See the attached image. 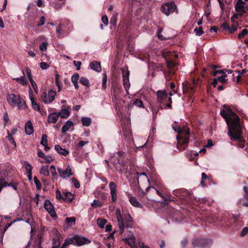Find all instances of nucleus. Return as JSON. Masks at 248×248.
<instances>
[{
  "instance_id": "obj_1",
  "label": "nucleus",
  "mask_w": 248,
  "mask_h": 248,
  "mask_svg": "<svg viewBox=\"0 0 248 248\" xmlns=\"http://www.w3.org/2000/svg\"><path fill=\"white\" fill-rule=\"evenodd\" d=\"M220 114L227 124L229 128L228 135L230 137L231 140L242 142V130L240 125L239 117L232 111L229 106L225 105L223 106Z\"/></svg>"
},
{
  "instance_id": "obj_2",
  "label": "nucleus",
  "mask_w": 248,
  "mask_h": 248,
  "mask_svg": "<svg viewBox=\"0 0 248 248\" xmlns=\"http://www.w3.org/2000/svg\"><path fill=\"white\" fill-rule=\"evenodd\" d=\"M172 127L176 132L178 133V135L177 136V140L178 141L177 148H179L182 146V147L180 148V150L186 149V146L189 141V132L188 128L185 127L183 129H181L180 127L177 126L176 123L172 125Z\"/></svg>"
},
{
  "instance_id": "obj_3",
  "label": "nucleus",
  "mask_w": 248,
  "mask_h": 248,
  "mask_svg": "<svg viewBox=\"0 0 248 248\" xmlns=\"http://www.w3.org/2000/svg\"><path fill=\"white\" fill-rule=\"evenodd\" d=\"M115 212L118 227L120 229V233L122 234L124 232V228L132 227L133 224V220L129 214H125L122 216L121 210L119 209H117Z\"/></svg>"
},
{
  "instance_id": "obj_4",
  "label": "nucleus",
  "mask_w": 248,
  "mask_h": 248,
  "mask_svg": "<svg viewBox=\"0 0 248 248\" xmlns=\"http://www.w3.org/2000/svg\"><path fill=\"white\" fill-rule=\"evenodd\" d=\"M6 98L8 103L12 106H16L20 109H26L27 107L25 102L20 95H16L13 93L9 94Z\"/></svg>"
},
{
  "instance_id": "obj_5",
  "label": "nucleus",
  "mask_w": 248,
  "mask_h": 248,
  "mask_svg": "<svg viewBox=\"0 0 248 248\" xmlns=\"http://www.w3.org/2000/svg\"><path fill=\"white\" fill-rule=\"evenodd\" d=\"M160 10L167 16H169L175 11L177 12L176 5L173 1L163 3L161 6Z\"/></svg>"
},
{
  "instance_id": "obj_6",
  "label": "nucleus",
  "mask_w": 248,
  "mask_h": 248,
  "mask_svg": "<svg viewBox=\"0 0 248 248\" xmlns=\"http://www.w3.org/2000/svg\"><path fill=\"white\" fill-rule=\"evenodd\" d=\"M56 94L55 91L50 90L47 93L46 92L43 93L40 96V100L45 104L51 103L55 99Z\"/></svg>"
},
{
  "instance_id": "obj_7",
  "label": "nucleus",
  "mask_w": 248,
  "mask_h": 248,
  "mask_svg": "<svg viewBox=\"0 0 248 248\" xmlns=\"http://www.w3.org/2000/svg\"><path fill=\"white\" fill-rule=\"evenodd\" d=\"M68 241H70L71 244H73L78 246H81L84 244L90 243V241L85 237H80L77 235L68 239Z\"/></svg>"
},
{
  "instance_id": "obj_8",
  "label": "nucleus",
  "mask_w": 248,
  "mask_h": 248,
  "mask_svg": "<svg viewBox=\"0 0 248 248\" xmlns=\"http://www.w3.org/2000/svg\"><path fill=\"white\" fill-rule=\"evenodd\" d=\"M44 208L51 217H54L56 216L54 206L49 200H46L45 201L44 203Z\"/></svg>"
},
{
  "instance_id": "obj_9",
  "label": "nucleus",
  "mask_w": 248,
  "mask_h": 248,
  "mask_svg": "<svg viewBox=\"0 0 248 248\" xmlns=\"http://www.w3.org/2000/svg\"><path fill=\"white\" fill-rule=\"evenodd\" d=\"M57 170L60 174V177L63 178H66L73 175V171L69 165L67 167L65 170H63L60 168H58Z\"/></svg>"
},
{
  "instance_id": "obj_10",
  "label": "nucleus",
  "mask_w": 248,
  "mask_h": 248,
  "mask_svg": "<svg viewBox=\"0 0 248 248\" xmlns=\"http://www.w3.org/2000/svg\"><path fill=\"white\" fill-rule=\"evenodd\" d=\"M129 73L128 71H123V85L124 86L125 90L127 94L128 93V90L130 88V85L129 81Z\"/></svg>"
},
{
  "instance_id": "obj_11",
  "label": "nucleus",
  "mask_w": 248,
  "mask_h": 248,
  "mask_svg": "<svg viewBox=\"0 0 248 248\" xmlns=\"http://www.w3.org/2000/svg\"><path fill=\"white\" fill-rule=\"evenodd\" d=\"M157 101L159 104L165 102L167 99V93L165 90H158L156 93Z\"/></svg>"
},
{
  "instance_id": "obj_12",
  "label": "nucleus",
  "mask_w": 248,
  "mask_h": 248,
  "mask_svg": "<svg viewBox=\"0 0 248 248\" xmlns=\"http://www.w3.org/2000/svg\"><path fill=\"white\" fill-rule=\"evenodd\" d=\"M244 6L245 3L242 0H238L235 5L236 11L238 13V15H240L241 16L246 13Z\"/></svg>"
},
{
  "instance_id": "obj_13",
  "label": "nucleus",
  "mask_w": 248,
  "mask_h": 248,
  "mask_svg": "<svg viewBox=\"0 0 248 248\" xmlns=\"http://www.w3.org/2000/svg\"><path fill=\"white\" fill-rule=\"evenodd\" d=\"M110 190V194L111 200L113 202H115L117 199L116 185L114 182H110L109 184Z\"/></svg>"
},
{
  "instance_id": "obj_14",
  "label": "nucleus",
  "mask_w": 248,
  "mask_h": 248,
  "mask_svg": "<svg viewBox=\"0 0 248 248\" xmlns=\"http://www.w3.org/2000/svg\"><path fill=\"white\" fill-rule=\"evenodd\" d=\"M69 244H71V242L68 241V239H66L61 248H65ZM60 240L57 238L54 239L53 243V247L52 248H59L60 246Z\"/></svg>"
},
{
  "instance_id": "obj_15",
  "label": "nucleus",
  "mask_w": 248,
  "mask_h": 248,
  "mask_svg": "<svg viewBox=\"0 0 248 248\" xmlns=\"http://www.w3.org/2000/svg\"><path fill=\"white\" fill-rule=\"evenodd\" d=\"M29 98L31 100V107L33 109L37 111H40V108L39 105L35 102V99L33 97L32 92L31 91L29 93Z\"/></svg>"
},
{
  "instance_id": "obj_16",
  "label": "nucleus",
  "mask_w": 248,
  "mask_h": 248,
  "mask_svg": "<svg viewBox=\"0 0 248 248\" xmlns=\"http://www.w3.org/2000/svg\"><path fill=\"white\" fill-rule=\"evenodd\" d=\"M58 113L53 112L50 113L47 117V121L49 123L55 124L59 119Z\"/></svg>"
},
{
  "instance_id": "obj_17",
  "label": "nucleus",
  "mask_w": 248,
  "mask_h": 248,
  "mask_svg": "<svg viewBox=\"0 0 248 248\" xmlns=\"http://www.w3.org/2000/svg\"><path fill=\"white\" fill-rule=\"evenodd\" d=\"M25 133L27 135H30L33 133V127L31 121H28L25 125Z\"/></svg>"
},
{
  "instance_id": "obj_18",
  "label": "nucleus",
  "mask_w": 248,
  "mask_h": 248,
  "mask_svg": "<svg viewBox=\"0 0 248 248\" xmlns=\"http://www.w3.org/2000/svg\"><path fill=\"white\" fill-rule=\"evenodd\" d=\"M70 107H68V108L62 109L61 111L58 113L59 117L60 116L62 119L67 118L70 114Z\"/></svg>"
},
{
  "instance_id": "obj_19",
  "label": "nucleus",
  "mask_w": 248,
  "mask_h": 248,
  "mask_svg": "<svg viewBox=\"0 0 248 248\" xmlns=\"http://www.w3.org/2000/svg\"><path fill=\"white\" fill-rule=\"evenodd\" d=\"M206 242V240L196 239L193 241L192 245L194 247H200L204 248L205 247L204 244Z\"/></svg>"
},
{
  "instance_id": "obj_20",
  "label": "nucleus",
  "mask_w": 248,
  "mask_h": 248,
  "mask_svg": "<svg viewBox=\"0 0 248 248\" xmlns=\"http://www.w3.org/2000/svg\"><path fill=\"white\" fill-rule=\"evenodd\" d=\"M54 148L59 154L62 155H63L66 156L69 153L67 150L62 148L60 145H55Z\"/></svg>"
},
{
  "instance_id": "obj_21",
  "label": "nucleus",
  "mask_w": 248,
  "mask_h": 248,
  "mask_svg": "<svg viewBox=\"0 0 248 248\" xmlns=\"http://www.w3.org/2000/svg\"><path fill=\"white\" fill-rule=\"evenodd\" d=\"M90 66L92 69L97 72L101 71L100 63L98 62H93L90 63Z\"/></svg>"
},
{
  "instance_id": "obj_22",
  "label": "nucleus",
  "mask_w": 248,
  "mask_h": 248,
  "mask_svg": "<svg viewBox=\"0 0 248 248\" xmlns=\"http://www.w3.org/2000/svg\"><path fill=\"white\" fill-rule=\"evenodd\" d=\"M129 202L134 206L136 207L142 208V205L140 204L135 197L131 196L129 198Z\"/></svg>"
},
{
  "instance_id": "obj_23",
  "label": "nucleus",
  "mask_w": 248,
  "mask_h": 248,
  "mask_svg": "<svg viewBox=\"0 0 248 248\" xmlns=\"http://www.w3.org/2000/svg\"><path fill=\"white\" fill-rule=\"evenodd\" d=\"M73 125V123L72 121H67L62 127V132L64 133L68 131L71 127Z\"/></svg>"
},
{
  "instance_id": "obj_24",
  "label": "nucleus",
  "mask_w": 248,
  "mask_h": 248,
  "mask_svg": "<svg viewBox=\"0 0 248 248\" xmlns=\"http://www.w3.org/2000/svg\"><path fill=\"white\" fill-rule=\"evenodd\" d=\"M23 75L20 78H14L13 79L17 81L20 82L22 85H26L28 81L25 78V75L24 71L22 72Z\"/></svg>"
},
{
  "instance_id": "obj_25",
  "label": "nucleus",
  "mask_w": 248,
  "mask_h": 248,
  "mask_svg": "<svg viewBox=\"0 0 248 248\" xmlns=\"http://www.w3.org/2000/svg\"><path fill=\"white\" fill-rule=\"evenodd\" d=\"M74 199L73 195L69 192L63 193V201L71 202Z\"/></svg>"
},
{
  "instance_id": "obj_26",
  "label": "nucleus",
  "mask_w": 248,
  "mask_h": 248,
  "mask_svg": "<svg viewBox=\"0 0 248 248\" xmlns=\"http://www.w3.org/2000/svg\"><path fill=\"white\" fill-rule=\"evenodd\" d=\"M126 242L129 244V245L131 247H133L135 245V237L133 235L131 234V236H129L128 238H126L125 239Z\"/></svg>"
},
{
  "instance_id": "obj_27",
  "label": "nucleus",
  "mask_w": 248,
  "mask_h": 248,
  "mask_svg": "<svg viewBox=\"0 0 248 248\" xmlns=\"http://www.w3.org/2000/svg\"><path fill=\"white\" fill-rule=\"evenodd\" d=\"M40 173L45 176H49V172L48 166H43L40 170Z\"/></svg>"
},
{
  "instance_id": "obj_28",
  "label": "nucleus",
  "mask_w": 248,
  "mask_h": 248,
  "mask_svg": "<svg viewBox=\"0 0 248 248\" xmlns=\"http://www.w3.org/2000/svg\"><path fill=\"white\" fill-rule=\"evenodd\" d=\"M23 166L26 170V173L32 172V167L28 161L23 162Z\"/></svg>"
},
{
  "instance_id": "obj_29",
  "label": "nucleus",
  "mask_w": 248,
  "mask_h": 248,
  "mask_svg": "<svg viewBox=\"0 0 248 248\" xmlns=\"http://www.w3.org/2000/svg\"><path fill=\"white\" fill-rule=\"evenodd\" d=\"M91 119L89 117H83L81 119L82 125L84 126H89L91 124Z\"/></svg>"
},
{
  "instance_id": "obj_30",
  "label": "nucleus",
  "mask_w": 248,
  "mask_h": 248,
  "mask_svg": "<svg viewBox=\"0 0 248 248\" xmlns=\"http://www.w3.org/2000/svg\"><path fill=\"white\" fill-rule=\"evenodd\" d=\"M39 161L40 162L43 163H49L53 161V159L52 157L49 155H45L44 158H43V159H39Z\"/></svg>"
},
{
  "instance_id": "obj_31",
  "label": "nucleus",
  "mask_w": 248,
  "mask_h": 248,
  "mask_svg": "<svg viewBox=\"0 0 248 248\" xmlns=\"http://www.w3.org/2000/svg\"><path fill=\"white\" fill-rule=\"evenodd\" d=\"M243 189L245 192L244 199L247 201V202H243V205L245 207H248V189L246 186H244Z\"/></svg>"
},
{
  "instance_id": "obj_32",
  "label": "nucleus",
  "mask_w": 248,
  "mask_h": 248,
  "mask_svg": "<svg viewBox=\"0 0 248 248\" xmlns=\"http://www.w3.org/2000/svg\"><path fill=\"white\" fill-rule=\"evenodd\" d=\"M7 134L8 135L7 136H6V138L14 145L15 148H16V142L15 141L14 138H13V136H11V134H10V131L9 130L7 131Z\"/></svg>"
},
{
  "instance_id": "obj_33",
  "label": "nucleus",
  "mask_w": 248,
  "mask_h": 248,
  "mask_svg": "<svg viewBox=\"0 0 248 248\" xmlns=\"http://www.w3.org/2000/svg\"><path fill=\"white\" fill-rule=\"evenodd\" d=\"M106 223L107 220L105 219L98 218L97 220V225L101 228H103Z\"/></svg>"
},
{
  "instance_id": "obj_34",
  "label": "nucleus",
  "mask_w": 248,
  "mask_h": 248,
  "mask_svg": "<svg viewBox=\"0 0 248 248\" xmlns=\"http://www.w3.org/2000/svg\"><path fill=\"white\" fill-rule=\"evenodd\" d=\"M118 14L115 13L111 17L110 23L114 26H116Z\"/></svg>"
},
{
  "instance_id": "obj_35",
  "label": "nucleus",
  "mask_w": 248,
  "mask_h": 248,
  "mask_svg": "<svg viewBox=\"0 0 248 248\" xmlns=\"http://www.w3.org/2000/svg\"><path fill=\"white\" fill-rule=\"evenodd\" d=\"M65 221L67 225L72 226V224L70 223L75 224L76 218L74 217H66L65 219Z\"/></svg>"
},
{
  "instance_id": "obj_36",
  "label": "nucleus",
  "mask_w": 248,
  "mask_h": 248,
  "mask_svg": "<svg viewBox=\"0 0 248 248\" xmlns=\"http://www.w3.org/2000/svg\"><path fill=\"white\" fill-rule=\"evenodd\" d=\"M47 136L46 134H43L42 137V139L41 141V144L43 146L47 145Z\"/></svg>"
},
{
  "instance_id": "obj_37",
  "label": "nucleus",
  "mask_w": 248,
  "mask_h": 248,
  "mask_svg": "<svg viewBox=\"0 0 248 248\" xmlns=\"http://www.w3.org/2000/svg\"><path fill=\"white\" fill-rule=\"evenodd\" d=\"M80 82L83 85H85L86 86H89V81L85 77H81L80 79Z\"/></svg>"
},
{
  "instance_id": "obj_38",
  "label": "nucleus",
  "mask_w": 248,
  "mask_h": 248,
  "mask_svg": "<svg viewBox=\"0 0 248 248\" xmlns=\"http://www.w3.org/2000/svg\"><path fill=\"white\" fill-rule=\"evenodd\" d=\"M91 206L93 207H100L102 206V203L101 202L95 200L91 203Z\"/></svg>"
},
{
  "instance_id": "obj_39",
  "label": "nucleus",
  "mask_w": 248,
  "mask_h": 248,
  "mask_svg": "<svg viewBox=\"0 0 248 248\" xmlns=\"http://www.w3.org/2000/svg\"><path fill=\"white\" fill-rule=\"evenodd\" d=\"M162 31V29L161 28H160L158 30V31H157V37L159 39L161 40H166L168 39V38L167 37H164L162 34H161V32Z\"/></svg>"
},
{
  "instance_id": "obj_40",
  "label": "nucleus",
  "mask_w": 248,
  "mask_h": 248,
  "mask_svg": "<svg viewBox=\"0 0 248 248\" xmlns=\"http://www.w3.org/2000/svg\"><path fill=\"white\" fill-rule=\"evenodd\" d=\"M248 33V30L247 29H243L241 32H240L238 35V38L239 39H241L244 37L245 35H246Z\"/></svg>"
},
{
  "instance_id": "obj_41",
  "label": "nucleus",
  "mask_w": 248,
  "mask_h": 248,
  "mask_svg": "<svg viewBox=\"0 0 248 248\" xmlns=\"http://www.w3.org/2000/svg\"><path fill=\"white\" fill-rule=\"evenodd\" d=\"M194 31L196 33V35L198 36H201L203 33V31H202V29L201 27L196 28L194 29Z\"/></svg>"
},
{
  "instance_id": "obj_42",
  "label": "nucleus",
  "mask_w": 248,
  "mask_h": 248,
  "mask_svg": "<svg viewBox=\"0 0 248 248\" xmlns=\"http://www.w3.org/2000/svg\"><path fill=\"white\" fill-rule=\"evenodd\" d=\"M11 185H12V183H8L6 181L1 180L0 181V191L1 190L2 188L11 186Z\"/></svg>"
},
{
  "instance_id": "obj_43",
  "label": "nucleus",
  "mask_w": 248,
  "mask_h": 248,
  "mask_svg": "<svg viewBox=\"0 0 248 248\" xmlns=\"http://www.w3.org/2000/svg\"><path fill=\"white\" fill-rule=\"evenodd\" d=\"M33 180L36 186L37 189H40L41 188L42 185L39 180L37 179L36 177H34Z\"/></svg>"
},
{
  "instance_id": "obj_44",
  "label": "nucleus",
  "mask_w": 248,
  "mask_h": 248,
  "mask_svg": "<svg viewBox=\"0 0 248 248\" xmlns=\"http://www.w3.org/2000/svg\"><path fill=\"white\" fill-rule=\"evenodd\" d=\"M79 76L78 73H75V74H74L71 78V80L73 83L78 82V81L79 79Z\"/></svg>"
},
{
  "instance_id": "obj_45",
  "label": "nucleus",
  "mask_w": 248,
  "mask_h": 248,
  "mask_svg": "<svg viewBox=\"0 0 248 248\" xmlns=\"http://www.w3.org/2000/svg\"><path fill=\"white\" fill-rule=\"evenodd\" d=\"M107 77L106 74H104L102 78V87L105 89L107 87Z\"/></svg>"
},
{
  "instance_id": "obj_46",
  "label": "nucleus",
  "mask_w": 248,
  "mask_h": 248,
  "mask_svg": "<svg viewBox=\"0 0 248 248\" xmlns=\"http://www.w3.org/2000/svg\"><path fill=\"white\" fill-rule=\"evenodd\" d=\"M134 104L136 106H137V107H141V108H143V105L142 101L141 100L139 99H137L134 102Z\"/></svg>"
},
{
  "instance_id": "obj_47",
  "label": "nucleus",
  "mask_w": 248,
  "mask_h": 248,
  "mask_svg": "<svg viewBox=\"0 0 248 248\" xmlns=\"http://www.w3.org/2000/svg\"><path fill=\"white\" fill-rule=\"evenodd\" d=\"M56 32L58 34V36L60 37L62 34V25L60 24L56 27Z\"/></svg>"
},
{
  "instance_id": "obj_48",
  "label": "nucleus",
  "mask_w": 248,
  "mask_h": 248,
  "mask_svg": "<svg viewBox=\"0 0 248 248\" xmlns=\"http://www.w3.org/2000/svg\"><path fill=\"white\" fill-rule=\"evenodd\" d=\"M59 76H60L58 74H57L55 75V83H56V85L58 86L59 92L61 90V88L60 85L59 81Z\"/></svg>"
},
{
  "instance_id": "obj_49",
  "label": "nucleus",
  "mask_w": 248,
  "mask_h": 248,
  "mask_svg": "<svg viewBox=\"0 0 248 248\" xmlns=\"http://www.w3.org/2000/svg\"><path fill=\"white\" fill-rule=\"evenodd\" d=\"M226 77L227 74L222 75L221 76L218 78V81L221 83H225L227 81V79H226Z\"/></svg>"
},
{
  "instance_id": "obj_50",
  "label": "nucleus",
  "mask_w": 248,
  "mask_h": 248,
  "mask_svg": "<svg viewBox=\"0 0 248 248\" xmlns=\"http://www.w3.org/2000/svg\"><path fill=\"white\" fill-rule=\"evenodd\" d=\"M47 43L46 42H43L39 46V48L41 51H45L47 49Z\"/></svg>"
},
{
  "instance_id": "obj_51",
  "label": "nucleus",
  "mask_w": 248,
  "mask_h": 248,
  "mask_svg": "<svg viewBox=\"0 0 248 248\" xmlns=\"http://www.w3.org/2000/svg\"><path fill=\"white\" fill-rule=\"evenodd\" d=\"M29 80H30V81L31 82V84L32 87H33V89L34 90L35 92L37 93V90H38V88H37V86L36 83L33 80V79H30Z\"/></svg>"
},
{
  "instance_id": "obj_52",
  "label": "nucleus",
  "mask_w": 248,
  "mask_h": 248,
  "mask_svg": "<svg viewBox=\"0 0 248 248\" xmlns=\"http://www.w3.org/2000/svg\"><path fill=\"white\" fill-rule=\"evenodd\" d=\"M50 171L53 176L57 175V172L56 170L55 167L54 165H51L50 167Z\"/></svg>"
},
{
  "instance_id": "obj_53",
  "label": "nucleus",
  "mask_w": 248,
  "mask_h": 248,
  "mask_svg": "<svg viewBox=\"0 0 248 248\" xmlns=\"http://www.w3.org/2000/svg\"><path fill=\"white\" fill-rule=\"evenodd\" d=\"M72 181L76 188H78L80 187V184L76 178H72Z\"/></svg>"
},
{
  "instance_id": "obj_54",
  "label": "nucleus",
  "mask_w": 248,
  "mask_h": 248,
  "mask_svg": "<svg viewBox=\"0 0 248 248\" xmlns=\"http://www.w3.org/2000/svg\"><path fill=\"white\" fill-rule=\"evenodd\" d=\"M56 197L59 200H62L63 201V195L62 196L61 194V193L59 190H57L56 191Z\"/></svg>"
},
{
  "instance_id": "obj_55",
  "label": "nucleus",
  "mask_w": 248,
  "mask_h": 248,
  "mask_svg": "<svg viewBox=\"0 0 248 248\" xmlns=\"http://www.w3.org/2000/svg\"><path fill=\"white\" fill-rule=\"evenodd\" d=\"M40 67L41 68V69H42L43 70L47 69L49 66V65L47 63H46V62H41L40 63Z\"/></svg>"
},
{
  "instance_id": "obj_56",
  "label": "nucleus",
  "mask_w": 248,
  "mask_h": 248,
  "mask_svg": "<svg viewBox=\"0 0 248 248\" xmlns=\"http://www.w3.org/2000/svg\"><path fill=\"white\" fill-rule=\"evenodd\" d=\"M45 21H46V18L45 16H42L41 17H40V21L37 24V26L38 27H40L41 26H42L45 23Z\"/></svg>"
},
{
  "instance_id": "obj_57",
  "label": "nucleus",
  "mask_w": 248,
  "mask_h": 248,
  "mask_svg": "<svg viewBox=\"0 0 248 248\" xmlns=\"http://www.w3.org/2000/svg\"><path fill=\"white\" fill-rule=\"evenodd\" d=\"M74 65L77 67L76 70H79L80 69V66L81 65V62L80 61L76 62L75 61L73 62Z\"/></svg>"
},
{
  "instance_id": "obj_58",
  "label": "nucleus",
  "mask_w": 248,
  "mask_h": 248,
  "mask_svg": "<svg viewBox=\"0 0 248 248\" xmlns=\"http://www.w3.org/2000/svg\"><path fill=\"white\" fill-rule=\"evenodd\" d=\"M102 21L105 25H108V17L104 15L102 17Z\"/></svg>"
},
{
  "instance_id": "obj_59",
  "label": "nucleus",
  "mask_w": 248,
  "mask_h": 248,
  "mask_svg": "<svg viewBox=\"0 0 248 248\" xmlns=\"http://www.w3.org/2000/svg\"><path fill=\"white\" fill-rule=\"evenodd\" d=\"M237 27L234 25H232L231 27H229V31L231 33L234 32L236 31Z\"/></svg>"
},
{
  "instance_id": "obj_60",
  "label": "nucleus",
  "mask_w": 248,
  "mask_h": 248,
  "mask_svg": "<svg viewBox=\"0 0 248 248\" xmlns=\"http://www.w3.org/2000/svg\"><path fill=\"white\" fill-rule=\"evenodd\" d=\"M248 233V227H245L243 229L242 231L241 232V236H244Z\"/></svg>"
},
{
  "instance_id": "obj_61",
  "label": "nucleus",
  "mask_w": 248,
  "mask_h": 248,
  "mask_svg": "<svg viewBox=\"0 0 248 248\" xmlns=\"http://www.w3.org/2000/svg\"><path fill=\"white\" fill-rule=\"evenodd\" d=\"M118 164H120L119 163V160L117 159V162H113V164L114 165V166L115 167L116 169H117V170L120 171L121 172H122V170L121 168H119L118 167Z\"/></svg>"
},
{
  "instance_id": "obj_62",
  "label": "nucleus",
  "mask_w": 248,
  "mask_h": 248,
  "mask_svg": "<svg viewBox=\"0 0 248 248\" xmlns=\"http://www.w3.org/2000/svg\"><path fill=\"white\" fill-rule=\"evenodd\" d=\"M236 73L242 75L247 72V70L246 69H243L241 70H236L234 71Z\"/></svg>"
},
{
  "instance_id": "obj_63",
  "label": "nucleus",
  "mask_w": 248,
  "mask_h": 248,
  "mask_svg": "<svg viewBox=\"0 0 248 248\" xmlns=\"http://www.w3.org/2000/svg\"><path fill=\"white\" fill-rule=\"evenodd\" d=\"M89 143L88 141H80L78 143V146L79 147H82L86 144H87Z\"/></svg>"
},
{
  "instance_id": "obj_64",
  "label": "nucleus",
  "mask_w": 248,
  "mask_h": 248,
  "mask_svg": "<svg viewBox=\"0 0 248 248\" xmlns=\"http://www.w3.org/2000/svg\"><path fill=\"white\" fill-rule=\"evenodd\" d=\"M26 71H27V76H28V77L29 78V79L30 80L31 79H32V75H31V70L29 68H27L26 69Z\"/></svg>"
}]
</instances>
